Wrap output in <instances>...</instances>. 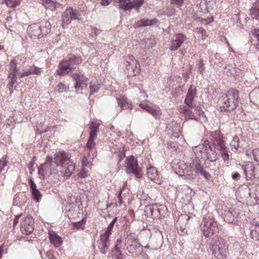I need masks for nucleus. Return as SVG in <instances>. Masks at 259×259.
<instances>
[{"instance_id": "nucleus-1", "label": "nucleus", "mask_w": 259, "mask_h": 259, "mask_svg": "<svg viewBox=\"0 0 259 259\" xmlns=\"http://www.w3.org/2000/svg\"><path fill=\"white\" fill-rule=\"evenodd\" d=\"M40 167L39 171L41 169L50 167L51 174L57 167L58 170L66 177H70L75 170V164L70 160L69 155L64 151L56 153L53 159L52 157H48L46 163L41 164Z\"/></svg>"}, {"instance_id": "nucleus-2", "label": "nucleus", "mask_w": 259, "mask_h": 259, "mask_svg": "<svg viewBox=\"0 0 259 259\" xmlns=\"http://www.w3.org/2000/svg\"><path fill=\"white\" fill-rule=\"evenodd\" d=\"M180 170L178 172L187 179H194L199 174L203 176L206 180L211 178L210 175L201 165L197 160H193L190 163L181 162L179 164Z\"/></svg>"}, {"instance_id": "nucleus-3", "label": "nucleus", "mask_w": 259, "mask_h": 259, "mask_svg": "<svg viewBox=\"0 0 259 259\" xmlns=\"http://www.w3.org/2000/svg\"><path fill=\"white\" fill-rule=\"evenodd\" d=\"M220 102H221L220 109L222 111L235 109L238 104V91L235 89H230Z\"/></svg>"}, {"instance_id": "nucleus-4", "label": "nucleus", "mask_w": 259, "mask_h": 259, "mask_svg": "<svg viewBox=\"0 0 259 259\" xmlns=\"http://www.w3.org/2000/svg\"><path fill=\"white\" fill-rule=\"evenodd\" d=\"M202 225L201 230L206 237L218 232L219 230L218 225L211 213H208L203 217Z\"/></svg>"}, {"instance_id": "nucleus-5", "label": "nucleus", "mask_w": 259, "mask_h": 259, "mask_svg": "<svg viewBox=\"0 0 259 259\" xmlns=\"http://www.w3.org/2000/svg\"><path fill=\"white\" fill-rule=\"evenodd\" d=\"M211 250L218 259H225L228 253V245L223 238H218L212 244Z\"/></svg>"}, {"instance_id": "nucleus-6", "label": "nucleus", "mask_w": 259, "mask_h": 259, "mask_svg": "<svg viewBox=\"0 0 259 259\" xmlns=\"http://www.w3.org/2000/svg\"><path fill=\"white\" fill-rule=\"evenodd\" d=\"M124 67L126 73L128 76H135L140 72V66L138 61L132 55L124 57Z\"/></svg>"}, {"instance_id": "nucleus-7", "label": "nucleus", "mask_w": 259, "mask_h": 259, "mask_svg": "<svg viewBox=\"0 0 259 259\" xmlns=\"http://www.w3.org/2000/svg\"><path fill=\"white\" fill-rule=\"evenodd\" d=\"M125 165L127 173L133 174L137 178H141V169L138 165L137 159L133 156L131 155L126 158Z\"/></svg>"}, {"instance_id": "nucleus-8", "label": "nucleus", "mask_w": 259, "mask_h": 259, "mask_svg": "<svg viewBox=\"0 0 259 259\" xmlns=\"http://www.w3.org/2000/svg\"><path fill=\"white\" fill-rule=\"evenodd\" d=\"M118 4V7L120 9L124 11H130L134 9L139 12L140 7L144 4V0H116Z\"/></svg>"}, {"instance_id": "nucleus-9", "label": "nucleus", "mask_w": 259, "mask_h": 259, "mask_svg": "<svg viewBox=\"0 0 259 259\" xmlns=\"http://www.w3.org/2000/svg\"><path fill=\"white\" fill-rule=\"evenodd\" d=\"M189 107L185 110L184 114L186 118L200 121L201 118L204 117V112L200 110V108L196 107L195 105L192 106H189Z\"/></svg>"}, {"instance_id": "nucleus-10", "label": "nucleus", "mask_w": 259, "mask_h": 259, "mask_svg": "<svg viewBox=\"0 0 259 259\" xmlns=\"http://www.w3.org/2000/svg\"><path fill=\"white\" fill-rule=\"evenodd\" d=\"M219 133V132L215 131L210 135V140L212 142V145L209 146L208 148L212 151H214L216 148L221 151L226 149L225 142L220 137Z\"/></svg>"}, {"instance_id": "nucleus-11", "label": "nucleus", "mask_w": 259, "mask_h": 259, "mask_svg": "<svg viewBox=\"0 0 259 259\" xmlns=\"http://www.w3.org/2000/svg\"><path fill=\"white\" fill-rule=\"evenodd\" d=\"M209 145L208 140H205L202 145H199L192 147V150L198 158L205 159L207 157L208 146Z\"/></svg>"}, {"instance_id": "nucleus-12", "label": "nucleus", "mask_w": 259, "mask_h": 259, "mask_svg": "<svg viewBox=\"0 0 259 259\" xmlns=\"http://www.w3.org/2000/svg\"><path fill=\"white\" fill-rule=\"evenodd\" d=\"M34 220L33 218L28 215L21 223V231L24 234L28 235L31 233L34 230Z\"/></svg>"}, {"instance_id": "nucleus-13", "label": "nucleus", "mask_w": 259, "mask_h": 259, "mask_svg": "<svg viewBox=\"0 0 259 259\" xmlns=\"http://www.w3.org/2000/svg\"><path fill=\"white\" fill-rule=\"evenodd\" d=\"M100 124L98 123L92 122L90 125V138L87 143V147L91 150L95 146L94 140L97 137Z\"/></svg>"}, {"instance_id": "nucleus-14", "label": "nucleus", "mask_w": 259, "mask_h": 259, "mask_svg": "<svg viewBox=\"0 0 259 259\" xmlns=\"http://www.w3.org/2000/svg\"><path fill=\"white\" fill-rule=\"evenodd\" d=\"M140 106L144 110H146L150 113L155 118H159L161 115V111L160 108L155 105H148L145 103H141Z\"/></svg>"}, {"instance_id": "nucleus-15", "label": "nucleus", "mask_w": 259, "mask_h": 259, "mask_svg": "<svg viewBox=\"0 0 259 259\" xmlns=\"http://www.w3.org/2000/svg\"><path fill=\"white\" fill-rule=\"evenodd\" d=\"M186 37L183 34L179 33L176 34L171 39L170 49L173 51L178 50L186 40Z\"/></svg>"}, {"instance_id": "nucleus-16", "label": "nucleus", "mask_w": 259, "mask_h": 259, "mask_svg": "<svg viewBox=\"0 0 259 259\" xmlns=\"http://www.w3.org/2000/svg\"><path fill=\"white\" fill-rule=\"evenodd\" d=\"M74 80H75V88L77 89L82 90L84 87L87 86L85 82L87 80V78L81 74L80 72L73 73L72 75Z\"/></svg>"}, {"instance_id": "nucleus-17", "label": "nucleus", "mask_w": 259, "mask_h": 259, "mask_svg": "<svg viewBox=\"0 0 259 259\" xmlns=\"http://www.w3.org/2000/svg\"><path fill=\"white\" fill-rule=\"evenodd\" d=\"M244 173L247 180L251 179L255 177V166L252 162H248L242 166Z\"/></svg>"}, {"instance_id": "nucleus-18", "label": "nucleus", "mask_w": 259, "mask_h": 259, "mask_svg": "<svg viewBox=\"0 0 259 259\" xmlns=\"http://www.w3.org/2000/svg\"><path fill=\"white\" fill-rule=\"evenodd\" d=\"M49 237L50 242L55 247H58L62 244L63 241L61 238L55 232L49 231Z\"/></svg>"}, {"instance_id": "nucleus-19", "label": "nucleus", "mask_w": 259, "mask_h": 259, "mask_svg": "<svg viewBox=\"0 0 259 259\" xmlns=\"http://www.w3.org/2000/svg\"><path fill=\"white\" fill-rule=\"evenodd\" d=\"M72 68L67 60H63L60 63L57 72L60 76H62L70 72Z\"/></svg>"}, {"instance_id": "nucleus-20", "label": "nucleus", "mask_w": 259, "mask_h": 259, "mask_svg": "<svg viewBox=\"0 0 259 259\" xmlns=\"http://www.w3.org/2000/svg\"><path fill=\"white\" fill-rule=\"evenodd\" d=\"M196 89L193 88L192 86L189 89L187 96L185 100V104L188 106L195 105L194 102V98L196 96Z\"/></svg>"}, {"instance_id": "nucleus-21", "label": "nucleus", "mask_w": 259, "mask_h": 259, "mask_svg": "<svg viewBox=\"0 0 259 259\" xmlns=\"http://www.w3.org/2000/svg\"><path fill=\"white\" fill-rule=\"evenodd\" d=\"M145 211L148 216H151L153 218L158 217L159 214V209L156 204L147 205L145 207Z\"/></svg>"}, {"instance_id": "nucleus-22", "label": "nucleus", "mask_w": 259, "mask_h": 259, "mask_svg": "<svg viewBox=\"0 0 259 259\" xmlns=\"http://www.w3.org/2000/svg\"><path fill=\"white\" fill-rule=\"evenodd\" d=\"M30 34L32 38L39 37L41 35H43L40 26L37 24H34L30 26L29 27Z\"/></svg>"}, {"instance_id": "nucleus-23", "label": "nucleus", "mask_w": 259, "mask_h": 259, "mask_svg": "<svg viewBox=\"0 0 259 259\" xmlns=\"http://www.w3.org/2000/svg\"><path fill=\"white\" fill-rule=\"evenodd\" d=\"M157 23V20L155 18L152 19H148L143 18L140 21H138L134 24L135 27H140L147 26H151L154 25Z\"/></svg>"}, {"instance_id": "nucleus-24", "label": "nucleus", "mask_w": 259, "mask_h": 259, "mask_svg": "<svg viewBox=\"0 0 259 259\" xmlns=\"http://www.w3.org/2000/svg\"><path fill=\"white\" fill-rule=\"evenodd\" d=\"M224 221L228 223H232L234 222L235 216L233 213L231 209L227 208L224 210L222 213Z\"/></svg>"}, {"instance_id": "nucleus-25", "label": "nucleus", "mask_w": 259, "mask_h": 259, "mask_svg": "<svg viewBox=\"0 0 259 259\" xmlns=\"http://www.w3.org/2000/svg\"><path fill=\"white\" fill-rule=\"evenodd\" d=\"M109 241V239H106V237L101 235V238L99 241L98 247L99 248L101 252L104 254L108 251L107 243Z\"/></svg>"}, {"instance_id": "nucleus-26", "label": "nucleus", "mask_w": 259, "mask_h": 259, "mask_svg": "<svg viewBox=\"0 0 259 259\" xmlns=\"http://www.w3.org/2000/svg\"><path fill=\"white\" fill-rule=\"evenodd\" d=\"M147 175L148 178L152 181L158 179V174L156 168L153 166H149L147 167Z\"/></svg>"}, {"instance_id": "nucleus-27", "label": "nucleus", "mask_w": 259, "mask_h": 259, "mask_svg": "<svg viewBox=\"0 0 259 259\" xmlns=\"http://www.w3.org/2000/svg\"><path fill=\"white\" fill-rule=\"evenodd\" d=\"M118 104L122 109L131 108V104L128 102L127 99L123 96H121L117 99Z\"/></svg>"}, {"instance_id": "nucleus-28", "label": "nucleus", "mask_w": 259, "mask_h": 259, "mask_svg": "<svg viewBox=\"0 0 259 259\" xmlns=\"http://www.w3.org/2000/svg\"><path fill=\"white\" fill-rule=\"evenodd\" d=\"M251 102L259 105V90L252 91L250 94Z\"/></svg>"}, {"instance_id": "nucleus-29", "label": "nucleus", "mask_w": 259, "mask_h": 259, "mask_svg": "<svg viewBox=\"0 0 259 259\" xmlns=\"http://www.w3.org/2000/svg\"><path fill=\"white\" fill-rule=\"evenodd\" d=\"M10 71L9 74L16 75L19 70L17 66V63L14 60H12L9 64Z\"/></svg>"}, {"instance_id": "nucleus-30", "label": "nucleus", "mask_w": 259, "mask_h": 259, "mask_svg": "<svg viewBox=\"0 0 259 259\" xmlns=\"http://www.w3.org/2000/svg\"><path fill=\"white\" fill-rule=\"evenodd\" d=\"M67 61L69 63L70 66L73 67V65L80 64L81 62V59L79 57L70 55Z\"/></svg>"}, {"instance_id": "nucleus-31", "label": "nucleus", "mask_w": 259, "mask_h": 259, "mask_svg": "<svg viewBox=\"0 0 259 259\" xmlns=\"http://www.w3.org/2000/svg\"><path fill=\"white\" fill-rule=\"evenodd\" d=\"M7 165V161L5 157H3L0 159V178L4 176L5 171V167Z\"/></svg>"}, {"instance_id": "nucleus-32", "label": "nucleus", "mask_w": 259, "mask_h": 259, "mask_svg": "<svg viewBox=\"0 0 259 259\" xmlns=\"http://www.w3.org/2000/svg\"><path fill=\"white\" fill-rule=\"evenodd\" d=\"M116 221V218H114L110 223L105 233L101 235H103V236L106 237V239H108L109 237L111 234L112 230Z\"/></svg>"}, {"instance_id": "nucleus-33", "label": "nucleus", "mask_w": 259, "mask_h": 259, "mask_svg": "<svg viewBox=\"0 0 259 259\" xmlns=\"http://www.w3.org/2000/svg\"><path fill=\"white\" fill-rule=\"evenodd\" d=\"M22 0H5L8 7L13 8L19 6Z\"/></svg>"}, {"instance_id": "nucleus-34", "label": "nucleus", "mask_w": 259, "mask_h": 259, "mask_svg": "<svg viewBox=\"0 0 259 259\" xmlns=\"http://www.w3.org/2000/svg\"><path fill=\"white\" fill-rule=\"evenodd\" d=\"M90 94H93L97 93L99 89V84L97 82L96 80H92L90 85Z\"/></svg>"}, {"instance_id": "nucleus-35", "label": "nucleus", "mask_w": 259, "mask_h": 259, "mask_svg": "<svg viewBox=\"0 0 259 259\" xmlns=\"http://www.w3.org/2000/svg\"><path fill=\"white\" fill-rule=\"evenodd\" d=\"M44 5L47 9L53 11L56 9V3L51 0H46L44 1Z\"/></svg>"}, {"instance_id": "nucleus-36", "label": "nucleus", "mask_w": 259, "mask_h": 259, "mask_svg": "<svg viewBox=\"0 0 259 259\" xmlns=\"http://www.w3.org/2000/svg\"><path fill=\"white\" fill-rule=\"evenodd\" d=\"M8 80V86L10 90H11V89L13 87L14 84L17 82V77L16 75L9 74Z\"/></svg>"}, {"instance_id": "nucleus-37", "label": "nucleus", "mask_w": 259, "mask_h": 259, "mask_svg": "<svg viewBox=\"0 0 259 259\" xmlns=\"http://www.w3.org/2000/svg\"><path fill=\"white\" fill-rule=\"evenodd\" d=\"M68 89V87L65 84L60 82L56 87L55 90L59 93H62L66 92Z\"/></svg>"}, {"instance_id": "nucleus-38", "label": "nucleus", "mask_w": 259, "mask_h": 259, "mask_svg": "<svg viewBox=\"0 0 259 259\" xmlns=\"http://www.w3.org/2000/svg\"><path fill=\"white\" fill-rule=\"evenodd\" d=\"M250 11L251 16H259V5L254 4Z\"/></svg>"}, {"instance_id": "nucleus-39", "label": "nucleus", "mask_w": 259, "mask_h": 259, "mask_svg": "<svg viewBox=\"0 0 259 259\" xmlns=\"http://www.w3.org/2000/svg\"><path fill=\"white\" fill-rule=\"evenodd\" d=\"M234 72V68L230 65L226 66L224 70V73L226 74L227 76H231L233 74Z\"/></svg>"}, {"instance_id": "nucleus-40", "label": "nucleus", "mask_w": 259, "mask_h": 259, "mask_svg": "<svg viewBox=\"0 0 259 259\" xmlns=\"http://www.w3.org/2000/svg\"><path fill=\"white\" fill-rule=\"evenodd\" d=\"M76 15L73 9L69 7L64 12L63 16H75Z\"/></svg>"}, {"instance_id": "nucleus-41", "label": "nucleus", "mask_w": 259, "mask_h": 259, "mask_svg": "<svg viewBox=\"0 0 259 259\" xmlns=\"http://www.w3.org/2000/svg\"><path fill=\"white\" fill-rule=\"evenodd\" d=\"M32 193L34 200H35L36 202H39V199L41 197V195L40 194V193L38 190H35V191H32Z\"/></svg>"}, {"instance_id": "nucleus-42", "label": "nucleus", "mask_w": 259, "mask_h": 259, "mask_svg": "<svg viewBox=\"0 0 259 259\" xmlns=\"http://www.w3.org/2000/svg\"><path fill=\"white\" fill-rule=\"evenodd\" d=\"M85 222L84 220L76 222L73 224V227L77 229H82L84 228Z\"/></svg>"}, {"instance_id": "nucleus-43", "label": "nucleus", "mask_w": 259, "mask_h": 259, "mask_svg": "<svg viewBox=\"0 0 259 259\" xmlns=\"http://www.w3.org/2000/svg\"><path fill=\"white\" fill-rule=\"evenodd\" d=\"M32 72H30L29 68L23 69L21 72H20L19 77L23 78L25 76H27L29 75H31V73Z\"/></svg>"}, {"instance_id": "nucleus-44", "label": "nucleus", "mask_w": 259, "mask_h": 259, "mask_svg": "<svg viewBox=\"0 0 259 259\" xmlns=\"http://www.w3.org/2000/svg\"><path fill=\"white\" fill-rule=\"evenodd\" d=\"M30 72H32L31 74H39L40 73V70L39 69L35 66H30L29 67Z\"/></svg>"}, {"instance_id": "nucleus-45", "label": "nucleus", "mask_w": 259, "mask_h": 259, "mask_svg": "<svg viewBox=\"0 0 259 259\" xmlns=\"http://www.w3.org/2000/svg\"><path fill=\"white\" fill-rule=\"evenodd\" d=\"M253 158L255 161L259 162V148L253 149Z\"/></svg>"}, {"instance_id": "nucleus-46", "label": "nucleus", "mask_w": 259, "mask_h": 259, "mask_svg": "<svg viewBox=\"0 0 259 259\" xmlns=\"http://www.w3.org/2000/svg\"><path fill=\"white\" fill-rule=\"evenodd\" d=\"M251 33L257 39V44L259 45V29L254 28L251 31Z\"/></svg>"}, {"instance_id": "nucleus-47", "label": "nucleus", "mask_w": 259, "mask_h": 259, "mask_svg": "<svg viewBox=\"0 0 259 259\" xmlns=\"http://www.w3.org/2000/svg\"><path fill=\"white\" fill-rule=\"evenodd\" d=\"M201 22L204 24H209L213 21V17H207V18H202Z\"/></svg>"}, {"instance_id": "nucleus-48", "label": "nucleus", "mask_w": 259, "mask_h": 259, "mask_svg": "<svg viewBox=\"0 0 259 259\" xmlns=\"http://www.w3.org/2000/svg\"><path fill=\"white\" fill-rule=\"evenodd\" d=\"M88 176L87 175V171L85 170L84 168H81L80 171L78 174V176L80 178H84L87 177Z\"/></svg>"}, {"instance_id": "nucleus-49", "label": "nucleus", "mask_w": 259, "mask_h": 259, "mask_svg": "<svg viewBox=\"0 0 259 259\" xmlns=\"http://www.w3.org/2000/svg\"><path fill=\"white\" fill-rule=\"evenodd\" d=\"M184 0H171V3L172 4L177 5L178 7L181 6Z\"/></svg>"}, {"instance_id": "nucleus-50", "label": "nucleus", "mask_w": 259, "mask_h": 259, "mask_svg": "<svg viewBox=\"0 0 259 259\" xmlns=\"http://www.w3.org/2000/svg\"><path fill=\"white\" fill-rule=\"evenodd\" d=\"M205 3L201 2L199 4L200 11L202 12H206L207 11V9L205 8Z\"/></svg>"}, {"instance_id": "nucleus-51", "label": "nucleus", "mask_w": 259, "mask_h": 259, "mask_svg": "<svg viewBox=\"0 0 259 259\" xmlns=\"http://www.w3.org/2000/svg\"><path fill=\"white\" fill-rule=\"evenodd\" d=\"M198 70L201 73L204 70V63L202 61H201L198 64Z\"/></svg>"}, {"instance_id": "nucleus-52", "label": "nucleus", "mask_w": 259, "mask_h": 259, "mask_svg": "<svg viewBox=\"0 0 259 259\" xmlns=\"http://www.w3.org/2000/svg\"><path fill=\"white\" fill-rule=\"evenodd\" d=\"M199 31H201V38L202 40L206 39V38L207 37V34L206 31L205 30H199Z\"/></svg>"}, {"instance_id": "nucleus-53", "label": "nucleus", "mask_w": 259, "mask_h": 259, "mask_svg": "<svg viewBox=\"0 0 259 259\" xmlns=\"http://www.w3.org/2000/svg\"><path fill=\"white\" fill-rule=\"evenodd\" d=\"M29 183L30 185V188L31 189L32 192L35 191L36 189V186L34 182L32 180H30L29 181Z\"/></svg>"}, {"instance_id": "nucleus-54", "label": "nucleus", "mask_w": 259, "mask_h": 259, "mask_svg": "<svg viewBox=\"0 0 259 259\" xmlns=\"http://www.w3.org/2000/svg\"><path fill=\"white\" fill-rule=\"evenodd\" d=\"M257 233L259 235V225L256 226L255 229L254 230L251 231L250 235L252 236V238H253V236L254 235V234L255 235V234Z\"/></svg>"}, {"instance_id": "nucleus-55", "label": "nucleus", "mask_w": 259, "mask_h": 259, "mask_svg": "<svg viewBox=\"0 0 259 259\" xmlns=\"http://www.w3.org/2000/svg\"><path fill=\"white\" fill-rule=\"evenodd\" d=\"M122 189H120L119 192V194L118 195V196H117V198H118V203L119 204H121L122 203V197H121V193L122 192Z\"/></svg>"}, {"instance_id": "nucleus-56", "label": "nucleus", "mask_w": 259, "mask_h": 259, "mask_svg": "<svg viewBox=\"0 0 259 259\" xmlns=\"http://www.w3.org/2000/svg\"><path fill=\"white\" fill-rule=\"evenodd\" d=\"M245 153H246V155L248 156V157H251V155H252L253 156V150H251V149H247L246 151H245Z\"/></svg>"}, {"instance_id": "nucleus-57", "label": "nucleus", "mask_w": 259, "mask_h": 259, "mask_svg": "<svg viewBox=\"0 0 259 259\" xmlns=\"http://www.w3.org/2000/svg\"><path fill=\"white\" fill-rule=\"evenodd\" d=\"M111 0H102L101 5L103 6H107L110 4Z\"/></svg>"}, {"instance_id": "nucleus-58", "label": "nucleus", "mask_w": 259, "mask_h": 259, "mask_svg": "<svg viewBox=\"0 0 259 259\" xmlns=\"http://www.w3.org/2000/svg\"><path fill=\"white\" fill-rule=\"evenodd\" d=\"M82 164L84 166H87L89 164V161L87 157L84 156L83 157L82 160Z\"/></svg>"}, {"instance_id": "nucleus-59", "label": "nucleus", "mask_w": 259, "mask_h": 259, "mask_svg": "<svg viewBox=\"0 0 259 259\" xmlns=\"http://www.w3.org/2000/svg\"><path fill=\"white\" fill-rule=\"evenodd\" d=\"M20 217V215H17L15 217V218L13 221V226L14 227L16 226L17 225V224L18 223Z\"/></svg>"}, {"instance_id": "nucleus-60", "label": "nucleus", "mask_w": 259, "mask_h": 259, "mask_svg": "<svg viewBox=\"0 0 259 259\" xmlns=\"http://www.w3.org/2000/svg\"><path fill=\"white\" fill-rule=\"evenodd\" d=\"M240 176L238 173H235L232 176V178L234 180H238L240 178Z\"/></svg>"}, {"instance_id": "nucleus-61", "label": "nucleus", "mask_w": 259, "mask_h": 259, "mask_svg": "<svg viewBox=\"0 0 259 259\" xmlns=\"http://www.w3.org/2000/svg\"><path fill=\"white\" fill-rule=\"evenodd\" d=\"M94 33L96 35H97L99 34L100 32V31L97 29V28H93Z\"/></svg>"}, {"instance_id": "nucleus-62", "label": "nucleus", "mask_w": 259, "mask_h": 259, "mask_svg": "<svg viewBox=\"0 0 259 259\" xmlns=\"http://www.w3.org/2000/svg\"><path fill=\"white\" fill-rule=\"evenodd\" d=\"M199 30H204V29H202V28H197V29H196V31H197V32L198 33H200V34H201V31H199Z\"/></svg>"}, {"instance_id": "nucleus-63", "label": "nucleus", "mask_w": 259, "mask_h": 259, "mask_svg": "<svg viewBox=\"0 0 259 259\" xmlns=\"http://www.w3.org/2000/svg\"><path fill=\"white\" fill-rule=\"evenodd\" d=\"M254 4H256V5H259V0H256Z\"/></svg>"}, {"instance_id": "nucleus-64", "label": "nucleus", "mask_w": 259, "mask_h": 259, "mask_svg": "<svg viewBox=\"0 0 259 259\" xmlns=\"http://www.w3.org/2000/svg\"><path fill=\"white\" fill-rule=\"evenodd\" d=\"M4 49V46L2 45H0V50H2Z\"/></svg>"}]
</instances>
